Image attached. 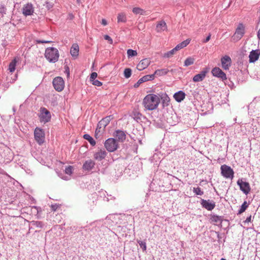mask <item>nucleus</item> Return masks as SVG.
Masks as SVG:
<instances>
[{
    "instance_id": "nucleus-1",
    "label": "nucleus",
    "mask_w": 260,
    "mask_h": 260,
    "mask_svg": "<svg viewBox=\"0 0 260 260\" xmlns=\"http://www.w3.org/2000/svg\"><path fill=\"white\" fill-rule=\"evenodd\" d=\"M159 97L154 94L146 95L143 100L144 107L148 110H153L156 109L159 104Z\"/></svg>"
},
{
    "instance_id": "nucleus-2",
    "label": "nucleus",
    "mask_w": 260,
    "mask_h": 260,
    "mask_svg": "<svg viewBox=\"0 0 260 260\" xmlns=\"http://www.w3.org/2000/svg\"><path fill=\"white\" fill-rule=\"evenodd\" d=\"M45 57L50 62L55 63L58 60L59 51L56 48L48 47L45 50Z\"/></svg>"
},
{
    "instance_id": "nucleus-3",
    "label": "nucleus",
    "mask_w": 260,
    "mask_h": 260,
    "mask_svg": "<svg viewBox=\"0 0 260 260\" xmlns=\"http://www.w3.org/2000/svg\"><path fill=\"white\" fill-rule=\"evenodd\" d=\"M118 143L114 138H109L106 140L104 143V146L109 152H112L118 148Z\"/></svg>"
},
{
    "instance_id": "nucleus-4",
    "label": "nucleus",
    "mask_w": 260,
    "mask_h": 260,
    "mask_svg": "<svg viewBox=\"0 0 260 260\" xmlns=\"http://www.w3.org/2000/svg\"><path fill=\"white\" fill-rule=\"evenodd\" d=\"M245 34V27L243 24L240 23L236 29L235 32L232 36V40L234 42H237L240 40Z\"/></svg>"
},
{
    "instance_id": "nucleus-5",
    "label": "nucleus",
    "mask_w": 260,
    "mask_h": 260,
    "mask_svg": "<svg viewBox=\"0 0 260 260\" xmlns=\"http://www.w3.org/2000/svg\"><path fill=\"white\" fill-rule=\"evenodd\" d=\"M45 133L43 129L36 127L34 131L35 140L39 145H42L45 141Z\"/></svg>"
},
{
    "instance_id": "nucleus-6",
    "label": "nucleus",
    "mask_w": 260,
    "mask_h": 260,
    "mask_svg": "<svg viewBox=\"0 0 260 260\" xmlns=\"http://www.w3.org/2000/svg\"><path fill=\"white\" fill-rule=\"evenodd\" d=\"M220 169L221 175L224 178H230L231 179L233 178L234 172L231 167L223 165L221 166Z\"/></svg>"
},
{
    "instance_id": "nucleus-7",
    "label": "nucleus",
    "mask_w": 260,
    "mask_h": 260,
    "mask_svg": "<svg viewBox=\"0 0 260 260\" xmlns=\"http://www.w3.org/2000/svg\"><path fill=\"white\" fill-rule=\"evenodd\" d=\"M40 120L41 122L44 123L49 122L51 119L50 112L45 108L43 107L40 109V115L39 116Z\"/></svg>"
},
{
    "instance_id": "nucleus-8",
    "label": "nucleus",
    "mask_w": 260,
    "mask_h": 260,
    "mask_svg": "<svg viewBox=\"0 0 260 260\" xmlns=\"http://www.w3.org/2000/svg\"><path fill=\"white\" fill-rule=\"evenodd\" d=\"M54 89L57 91H61L64 87V82L60 77H55L52 82Z\"/></svg>"
},
{
    "instance_id": "nucleus-9",
    "label": "nucleus",
    "mask_w": 260,
    "mask_h": 260,
    "mask_svg": "<svg viewBox=\"0 0 260 260\" xmlns=\"http://www.w3.org/2000/svg\"><path fill=\"white\" fill-rule=\"evenodd\" d=\"M240 190L245 194H248L250 191V187L248 182L243 181L242 179H239L237 182Z\"/></svg>"
},
{
    "instance_id": "nucleus-10",
    "label": "nucleus",
    "mask_w": 260,
    "mask_h": 260,
    "mask_svg": "<svg viewBox=\"0 0 260 260\" xmlns=\"http://www.w3.org/2000/svg\"><path fill=\"white\" fill-rule=\"evenodd\" d=\"M201 204L202 207L208 211L212 210L215 207V203L213 201L209 200H201Z\"/></svg>"
},
{
    "instance_id": "nucleus-11",
    "label": "nucleus",
    "mask_w": 260,
    "mask_h": 260,
    "mask_svg": "<svg viewBox=\"0 0 260 260\" xmlns=\"http://www.w3.org/2000/svg\"><path fill=\"white\" fill-rule=\"evenodd\" d=\"M211 72L213 76L215 77L219 78L222 80L226 79V74L219 68H214Z\"/></svg>"
},
{
    "instance_id": "nucleus-12",
    "label": "nucleus",
    "mask_w": 260,
    "mask_h": 260,
    "mask_svg": "<svg viewBox=\"0 0 260 260\" xmlns=\"http://www.w3.org/2000/svg\"><path fill=\"white\" fill-rule=\"evenodd\" d=\"M34 12L33 6L30 3L25 5L22 8V13L25 16L32 15Z\"/></svg>"
},
{
    "instance_id": "nucleus-13",
    "label": "nucleus",
    "mask_w": 260,
    "mask_h": 260,
    "mask_svg": "<svg viewBox=\"0 0 260 260\" xmlns=\"http://www.w3.org/2000/svg\"><path fill=\"white\" fill-rule=\"evenodd\" d=\"M95 165V162L94 160L90 159L86 160L83 164L82 169L84 171L89 172L92 170Z\"/></svg>"
},
{
    "instance_id": "nucleus-14",
    "label": "nucleus",
    "mask_w": 260,
    "mask_h": 260,
    "mask_svg": "<svg viewBox=\"0 0 260 260\" xmlns=\"http://www.w3.org/2000/svg\"><path fill=\"white\" fill-rule=\"evenodd\" d=\"M221 65L222 68L227 70L231 65L232 61L230 56L225 55L221 59Z\"/></svg>"
},
{
    "instance_id": "nucleus-15",
    "label": "nucleus",
    "mask_w": 260,
    "mask_h": 260,
    "mask_svg": "<svg viewBox=\"0 0 260 260\" xmlns=\"http://www.w3.org/2000/svg\"><path fill=\"white\" fill-rule=\"evenodd\" d=\"M112 117L111 116H107L104 118H103L98 123V127L95 130V133L97 132L98 128H101L103 127L104 128L106 127V126L109 123L110 121L111 120Z\"/></svg>"
},
{
    "instance_id": "nucleus-16",
    "label": "nucleus",
    "mask_w": 260,
    "mask_h": 260,
    "mask_svg": "<svg viewBox=\"0 0 260 260\" xmlns=\"http://www.w3.org/2000/svg\"><path fill=\"white\" fill-rule=\"evenodd\" d=\"M107 154V152L104 149H100L93 154L94 159L101 161L104 159Z\"/></svg>"
},
{
    "instance_id": "nucleus-17",
    "label": "nucleus",
    "mask_w": 260,
    "mask_h": 260,
    "mask_svg": "<svg viewBox=\"0 0 260 260\" xmlns=\"http://www.w3.org/2000/svg\"><path fill=\"white\" fill-rule=\"evenodd\" d=\"M150 63V60L148 58L141 60L137 65V69L139 71H142L147 68Z\"/></svg>"
},
{
    "instance_id": "nucleus-18",
    "label": "nucleus",
    "mask_w": 260,
    "mask_h": 260,
    "mask_svg": "<svg viewBox=\"0 0 260 260\" xmlns=\"http://www.w3.org/2000/svg\"><path fill=\"white\" fill-rule=\"evenodd\" d=\"M207 73V71L204 70L201 71L199 74L196 75L192 79L194 82H200L204 80Z\"/></svg>"
},
{
    "instance_id": "nucleus-19",
    "label": "nucleus",
    "mask_w": 260,
    "mask_h": 260,
    "mask_svg": "<svg viewBox=\"0 0 260 260\" xmlns=\"http://www.w3.org/2000/svg\"><path fill=\"white\" fill-rule=\"evenodd\" d=\"M185 93L182 90L178 91L174 94V99L178 103L182 102L185 98Z\"/></svg>"
},
{
    "instance_id": "nucleus-20",
    "label": "nucleus",
    "mask_w": 260,
    "mask_h": 260,
    "mask_svg": "<svg viewBox=\"0 0 260 260\" xmlns=\"http://www.w3.org/2000/svg\"><path fill=\"white\" fill-rule=\"evenodd\" d=\"M259 53L257 50H252L249 55V62H254L256 61L259 57Z\"/></svg>"
},
{
    "instance_id": "nucleus-21",
    "label": "nucleus",
    "mask_w": 260,
    "mask_h": 260,
    "mask_svg": "<svg viewBox=\"0 0 260 260\" xmlns=\"http://www.w3.org/2000/svg\"><path fill=\"white\" fill-rule=\"evenodd\" d=\"M167 29L166 23L163 21H160L156 25V30L157 32H160Z\"/></svg>"
},
{
    "instance_id": "nucleus-22",
    "label": "nucleus",
    "mask_w": 260,
    "mask_h": 260,
    "mask_svg": "<svg viewBox=\"0 0 260 260\" xmlns=\"http://www.w3.org/2000/svg\"><path fill=\"white\" fill-rule=\"evenodd\" d=\"M115 137L119 141L123 142L126 139V135L125 133L120 130H117L115 133Z\"/></svg>"
},
{
    "instance_id": "nucleus-23",
    "label": "nucleus",
    "mask_w": 260,
    "mask_h": 260,
    "mask_svg": "<svg viewBox=\"0 0 260 260\" xmlns=\"http://www.w3.org/2000/svg\"><path fill=\"white\" fill-rule=\"evenodd\" d=\"M210 220L211 223L215 224H218L222 222V217L215 214L210 215Z\"/></svg>"
},
{
    "instance_id": "nucleus-24",
    "label": "nucleus",
    "mask_w": 260,
    "mask_h": 260,
    "mask_svg": "<svg viewBox=\"0 0 260 260\" xmlns=\"http://www.w3.org/2000/svg\"><path fill=\"white\" fill-rule=\"evenodd\" d=\"M79 46L77 44H74L70 50V53L73 57H77L79 53Z\"/></svg>"
},
{
    "instance_id": "nucleus-25",
    "label": "nucleus",
    "mask_w": 260,
    "mask_h": 260,
    "mask_svg": "<svg viewBox=\"0 0 260 260\" xmlns=\"http://www.w3.org/2000/svg\"><path fill=\"white\" fill-rule=\"evenodd\" d=\"M190 40L189 39H187L183 42H182L181 43L178 44L174 49L175 51H177L185 47H186L189 43Z\"/></svg>"
},
{
    "instance_id": "nucleus-26",
    "label": "nucleus",
    "mask_w": 260,
    "mask_h": 260,
    "mask_svg": "<svg viewBox=\"0 0 260 260\" xmlns=\"http://www.w3.org/2000/svg\"><path fill=\"white\" fill-rule=\"evenodd\" d=\"M132 11L136 15L139 14L141 15H146L148 14L146 11L139 7L134 8L132 10Z\"/></svg>"
},
{
    "instance_id": "nucleus-27",
    "label": "nucleus",
    "mask_w": 260,
    "mask_h": 260,
    "mask_svg": "<svg viewBox=\"0 0 260 260\" xmlns=\"http://www.w3.org/2000/svg\"><path fill=\"white\" fill-rule=\"evenodd\" d=\"M168 72L169 70L168 69H161L156 70L154 72V74L158 76H161L166 75Z\"/></svg>"
},
{
    "instance_id": "nucleus-28",
    "label": "nucleus",
    "mask_w": 260,
    "mask_h": 260,
    "mask_svg": "<svg viewBox=\"0 0 260 260\" xmlns=\"http://www.w3.org/2000/svg\"><path fill=\"white\" fill-rule=\"evenodd\" d=\"M83 138L88 141L90 145L93 146H94L96 144L95 140L89 134H84L83 135Z\"/></svg>"
},
{
    "instance_id": "nucleus-29",
    "label": "nucleus",
    "mask_w": 260,
    "mask_h": 260,
    "mask_svg": "<svg viewBox=\"0 0 260 260\" xmlns=\"http://www.w3.org/2000/svg\"><path fill=\"white\" fill-rule=\"evenodd\" d=\"M118 22H125L126 21V17L124 13H120L117 16Z\"/></svg>"
},
{
    "instance_id": "nucleus-30",
    "label": "nucleus",
    "mask_w": 260,
    "mask_h": 260,
    "mask_svg": "<svg viewBox=\"0 0 260 260\" xmlns=\"http://www.w3.org/2000/svg\"><path fill=\"white\" fill-rule=\"evenodd\" d=\"M194 60H195V59L193 57H187L184 61V66L188 67L189 66H190V65L193 64Z\"/></svg>"
},
{
    "instance_id": "nucleus-31",
    "label": "nucleus",
    "mask_w": 260,
    "mask_h": 260,
    "mask_svg": "<svg viewBox=\"0 0 260 260\" xmlns=\"http://www.w3.org/2000/svg\"><path fill=\"white\" fill-rule=\"evenodd\" d=\"M17 61L15 59H13L9 64V70L11 73L13 72L15 70Z\"/></svg>"
},
{
    "instance_id": "nucleus-32",
    "label": "nucleus",
    "mask_w": 260,
    "mask_h": 260,
    "mask_svg": "<svg viewBox=\"0 0 260 260\" xmlns=\"http://www.w3.org/2000/svg\"><path fill=\"white\" fill-rule=\"evenodd\" d=\"M248 205L246 201H244L242 205L241 206L239 210H238V214H240L244 212L247 208Z\"/></svg>"
},
{
    "instance_id": "nucleus-33",
    "label": "nucleus",
    "mask_w": 260,
    "mask_h": 260,
    "mask_svg": "<svg viewBox=\"0 0 260 260\" xmlns=\"http://www.w3.org/2000/svg\"><path fill=\"white\" fill-rule=\"evenodd\" d=\"M192 191L196 195L202 196L204 194V191L199 187H193Z\"/></svg>"
},
{
    "instance_id": "nucleus-34",
    "label": "nucleus",
    "mask_w": 260,
    "mask_h": 260,
    "mask_svg": "<svg viewBox=\"0 0 260 260\" xmlns=\"http://www.w3.org/2000/svg\"><path fill=\"white\" fill-rule=\"evenodd\" d=\"M127 54L128 58L133 56H135L137 55V52L136 50L132 49H128L127 51Z\"/></svg>"
},
{
    "instance_id": "nucleus-35",
    "label": "nucleus",
    "mask_w": 260,
    "mask_h": 260,
    "mask_svg": "<svg viewBox=\"0 0 260 260\" xmlns=\"http://www.w3.org/2000/svg\"><path fill=\"white\" fill-rule=\"evenodd\" d=\"M132 75V70L129 68H126L124 71V76L125 78H129Z\"/></svg>"
},
{
    "instance_id": "nucleus-36",
    "label": "nucleus",
    "mask_w": 260,
    "mask_h": 260,
    "mask_svg": "<svg viewBox=\"0 0 260 260\" xmlns=\"http://www.w3.org/2000/svg\"><path fill=\"white\" fill-rule=\"evenodd\" d=\"M175 50H174V49H173L165 53L164 54V57L165 58H169L171 57L175 53Z\"/></svg>"
},
{
    "instance_id": "nucleus-37",
    "label": "nucleus",
    "mask_w": 260,
    "mask_h": 260,
    "mask_svg": "<svg viewBox=\"0 0 260 260\" xmlns=\"http://www.w3.org/2000/svg\"><path fill=\"white\" fill-rule=\"evenodd\" d=\"M140 247L142 248L143 251H145L146 250V243L145 241H139L138 242Z\"/></svg>"
},
{
    "instance_id": "nucleus-38",
    "label": "nucleus",
    "mask_w": 260,
    "mask_h": 260,
    "mask_svg": "<svg viewBox=\"0 0 260 260\" xmlns=\"http://www.w3.org/2000/svg\"><path fill=\"white\" fill-rule=\"evenodd\" d=\"M32 224L36 227L40 228H42L43 226V222L40 221H32Z\"/></svg>"
},
{
    "instance_id": "nucleus-39",
    "label": "nucleus",
    "mask_w": 260,
    "mask_h": 260,
    "mask_svg": "<svg viewBox=\"0 0 260 260\" xmlns=\"http://www.w3.org/2000/svg\"><path fill=\"white\" fill-rule=\"evenodd\" d=\"M148 80H147V77H146V75L143 76V77H142L141 78H140L138 82L137 83V84H135V86H138L139 84H141L144 82H146V81H148Z\"/></svg>"
},
{
    "instance_id": "nucleus-40",
    "label": "nucleus",
    "mask_w": 260,
    "mask_h": 260,
    "mask_svg": "<svg viewBox=\"0 0 260 260\" xmlns=\"http://www.w3.org/2000/svg\"><path fill=\"white\" fill-rule=\"evenodd\" d=\"M73 167L71 166H68L67 168L65 169V173L66 174L71 175L72 174L73 172Z\"/></svg>"
},
{
    "instance_id": "nucleus-41",
    "label": "nucleus",
    "mask_w": 260,
    "mask_h": 260,
    "mask_svg": "<svg viewBox=\"0 0 260 260\" xmlns=\"http://www.w3.org/2000/svg\"><path fill=\"white\" fill-rule=\"evenodd\" d=\"M31 210L35 213H39L41 211V209L39 207L37 206H32L31 207Z\"/></svg>"
},
{
    "instance_id": "nucleus-42",
    "label": "nucleus",
    "mask_w": 260,
    "mask_h": 260,
    "mask_svg": "<svg viewBox=\"0 0 260 260\" xmlns=\"http://www.w3.org/2000/svg\"><path fill=\"white\" fill-rule=\"evenodd\" d=\"M98 76V74L96 72H92L90 76V81L91 82L93 81L96 80V78Z\"/></svg>"
},
{
    "instance_id": "nucleus-43",
    "label": "nucleus",
    "mask_w": 260,
    "mask_h": 260,
    "mask_svg": "<svg viewBox=\"0 0 260 260\" xmlns=\"http://www.w3.org/2000/svg\"><path fill=\"white\" fill-rule=\"evenodd\" d=\"M91 83L93 85L99 86V87L102 85V83L98 80H95L93 81L92 82H91Z\"/></svg>"
},
{
    "instance_id": "nucleus-44",
    "label": "nucleus",
    "mask_w": 260,
    "mask_h": 260,
    "mask_svg": "<svg viewBox=\"0 0 260 260\" xmlns=\"http://www.w3.org/2000/svg\"><path fill=\"white\" fill-rule=\"evenodd\" d=\"M35 41L37 44L50 43L52 42L51 41L41 40H36Z\"/></svg>"
},
{
    "instance_id": "nucleus-45",
    "label": "nucleus",
    "mask_w": 260,
    "mask_h": 260,
    "mask_svg": "<svg viewBox=\"0 0 260 260\" xmlns=\"http://www.w3.org/2000/svg\"><path fill=\"white\" fill-rule=\"evenodd\" d=\"M104 39L108 41V42H109V43L110 44H113V40L112 39V38L109 36H108L107 35H105L104 36Z\"/></svg>"
},
{
    "instance_id": "nucleus-46",
    "label": "nucleus",
    "mask_w": 260,
    "mask_h": 260,
    "mask_svg": "<svg viewBox=\"0 0 260 260\" xmlns=\"http://www.w3.org/2000/svg\"><path fill=\"white\" fill-rule=\"evenodd\" d=\"M163 104H166L167 106L169 105V102H170V99L166 95L164 98Z\"/></svg>"
},
{
    "instance_id": "nucleus-47",
    "label": "nucleus",
    "mask_w": 260,
    "mask_h": 260,
    "mask_svg": "<svg viewBox=\"0 0 260 260\" xmlns=\"http://www.w3.org/2000/svg\"><path fill=\"white\" fill-rule=\"evenodd\" d=\"M155 75H156L154 74V73L153 74H152V75H146V77H147V80L148 81H150V80H152L154 79Z\"/></svg>"
},
{
    "instance_id": "nucleus-48",
    "label": "nucleus",
    "mask_w": 260,
    "mask_h": 260,
    "mask_svg": "<svg viewBox=\"0 0 260 260\" xmlns=\"http://www.w3.org/2000/svg\"><path fill=\"white\" fill-rule=\"evenodd\" d=\"M58 207H59V205L56 204H52L51 206L52 210H53L54 211H56L58 209Z\"/></svg>"
},
{
    "instance_id": "nucleus-49",
    "label": "nucleus",
    "mask_w": 260,
    "mask_h": 260,
    "mask_svg": "<svg viewBox=\"0 0 260 260\" xmlns=\"http://www.w3.org/2000/svg\"><path fill=\"white\" fill-rule=\"evenodd\" d=\"M167 122L171 125H175L176 122L175 121H172L169 118H167Z\"/></svg>"
},
{
    "instance_id": "nucleus-50",
    "label": "nucleus",
    "mask_w": 260,
    "mask_h": 260,
    "mask_svg": "<svg viewBox=\"0 0 260 260\" xmlns=\"http://www.w3.org/2000/svg\"><path fill=\"white\" fill-rule=\"evenodd\" d=\"M211 34H209V35L206 37V38L204 41H203V43L208 42L211 38Z\"/></svg>"
},
{
    "instance_id": "nucleus-51",
    "label": "nucleus",
    "mask_w": 260,
    "mask_h": 260,
    "mask_svg": "<svg viewBox=\"0 0 260 260\" xmlns=\"http://www.w3.org/2000/svg\"><path fill=\"white\" fill-rule=\"evenodd\" d=\"M101 23H102V25H103L104 26H106V25H107V22L105 19H102Z\"/></svg>"
},
{
    "instance_id": "nucleus-52",
    "label": "nucleus",
    "mask_w": 260,
    "mask_h": 260,
    "mask_svg": "<svg viewBox=\"0 0 260 260\" xmlns=\"http://www.w3.org/2000/svg\"><path fill=\"white\" fill-rule=\"evenodd\" d=\"M251 221V216H249V217H247L245 221V222H249Z\"/></svg>"
},
{
    "instance_id": "nucleus-53",
    "label": "nucleus",
    "mask_w": 260,
    "mask_h": 260,
    "mask_svg": "<svg viewBox=\"0 0 260 260\" xmlns=\"http://www.w3.org/2000/svg\"><path fill=\"white\" fill-rule=\"evenodd\" d=\"M47 7L48 8V9H50V8L52 7V5H51L49 3L47 2L46 3Z\"/></svg>"
},
{
    "instance_id": "nucleus-54",
    "label": "nucleus",
    "mask_w": 260,
    "mask_h": 260,
    "mask_svg": "<svg viewBox=\"0 0 260 260\" xmlns=\"http://www.w3.org/2000/svg\"><path fill=\"white\" fill-rule=\"evenodd\" d=\"M257 38L260 40V28H259V29L257 31Z\"/></svg>"
},
{
    "instance_id": "nucleus-55",
    "label": "nucleus",
    "mask_w": 260,
    "mask_h": 260,
    "mask_svg": "<svg viewBox=\"0 0 260 260\" xmlns=\"http://www.w3.org/2000/svg\"><path fill=\"white\" fill-rule=\"evenodd\" d=\"M113 216H107V218H106V220L108 221Z\"/></svg>"
},
{
    "instance_id": "nucleus-56",
    "label": "nucleus",
    "mask_w": 260,
    "mask_h": 260,
    "mask_svg": "<svg viewBox=\"0 0 260 260\" xmlns=\"http://www.w3.org/2000/svg\"><path fill=\"white\" fill-rule=\"evenodd\" d=\"M58 176H59L60 178H61L62 179H64V180H67V177H61V176H60V175H59V174H58Z\"/></svg>"
},
{
    "instance_id": "nucleus-57",
    "label": "nucleus",
    "mask_w": 260,
    "mask_h": 260,
    "mask_svg": "<svg viewBox=\"0 0 260 260\" xmlns=\"http://www.w3.org/2000/svg\"><path fill=\"white\" fill-rule=\"evenodd\" d=\"M140 113H138L136 116V118H140V117H139V116L140 115Z\"/></svg>"
},
{
    "instance_id": "nucleus-58",
    "label": "nucleus",
    "mask_w": 260,
    "mask_h": 260,
    "mask_svg": "<svg viewBox=\"0 0 260 260\" xmlns=\"http://www.w3.org/2000/svg\"><path fill=\"white\" fill-rule=\"evenodd\" d=\"M77 2H78V3H80V0H77Z\"/></svg>"
},
{
    "instance_id": "nucleus-59",
    "label": "nucleus",
    "mask_w": 260,
    "mask_h": 260,
    "mask_svg": "<svg viewBox=\"0 0 260 260\" xmlns=\"http://www.w3.org/2000/svg\"><path fill=\"white\" fill-rule=\"evenodd\" d=\"M220 260H226V259L223 258H222Z\"/></svg>"
},
{
    "instance_id": "nucleus-60",
    "label": "nucleus",
    "mask_w": 260,
    "mask_h": 260,
    "mask_svg": "<svg viewBox=\"0 0 260 260\" xmlns=\"http://www.w3.org/2000/svg\"><path fill=\"white\" fill-rule=\"evenodd\" d=\"M68 75H69V71H68V72H67Z\"/></svg>"
}]
</instances>
